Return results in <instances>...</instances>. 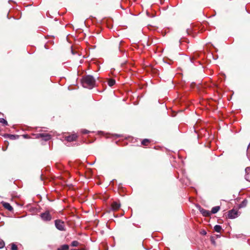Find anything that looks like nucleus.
<instances>
[{"label": "nucleus", "instance_id": "nucleus-21", "mask_svg": "<svg viewBox=\"0 0 250 250\" xmlns=\"http://www.w3.org/2000/svg\"><path fill=\"white\" fill-rule=\"evenodd\" d=\"M18 250V247L14 243L11 244V250Z\"/></svg>", "mask_w": 250, "mask_h": 250}, {"label": "nucleus", "instance_id": "nucleus-4", "mask_svg": "<svg viewBox=\"0 0 250 250\" xmlns=\"http://www.w3.org/2000/svg\"><path fill=\"white\" fill-rule=\"evenodd\" d=\"M238 215V210L232 209L228 212V217L229 219H234L237 217Z\"/></svg>", "mask_w": 250, "mask_h": 250}, {"label": "nucleus", "instance_id": "nucleus-15", "mask_svg": "<svg viewBox=\"0 0 250 250\" xmlns=\"http://www.w3.org/2000/svg\"><path fill=\"white\" fill-rule=\"evenodd\" d=\"M115 84V80L113 79H110L108 81V84L111 87Z\"/></svg>", "mask_w": 250, "mask_h": 250}, {"label": "nucleus", "instance_id": "nucleus-28", "mask_svg": "<svg viewBox=\"0 0 250 250\" xmlns=\"http://www.w3.org/2000/svg\"><path fill=\"white\" fill-rule=\"evenodd\" d=\"M7 148V146L5 148H4V147H2V150L3 151H5L6 150Z\"/></svg>", "mask_w": 250, "mask_h": 250}, {"label": "nucleus", "instance_id": "nucleus-11", "mask_svg": "<svg viewBox=\"0 0 250 250\" xmlns=\"http://www.w3.org/2000/svg\"><path fill=\"white\" fill-rule=\"evenodd\" d=\"M2 205L5 208L7 209L9 211H12L13 210V207L9 203L3 202L2 203Z\"/></svg>", "mask_w": 250, "mask_h": 250}, {"label": "nucleus", "instance_id": "nucleus-14", "mask_svg": "<svg viewBox=\"0 0 250 250\" xmlns=\"http://www.w3.org/2000/svg\"><path fill=\"white\" fill-rule=\"evenodd\" d=\"M150 142V140L148 139H144L142 141L141 144L144 146L147 145V144Z\"/></svg>", "mask_w": 250, "mask_h": 250}, {"label": "nucleus", "instance_id": "nucleus-31", "mask_svg": "<svg viewBox=\"0 0 250 250\" xmlns=\"http://www.w3.org/2000/svg\"><path fill=\"white\" fill-rule=\"evenodd\" d=\"M119 50H120V51H121V52H123V50H122V49H120V48H119Z\"/></svg>", "mask_w": 250, "mask_h": 250}, {"label": "nucleus", "instance_id": "nucleus-17", "mask_svg": "<svg viewBox=\"0 0 250 250\" xmlns=\"http://www.w3.org/2000/svg\"><path fill=\"white\" fill-rule=\"evenodd\" d=\"M221 229L222 227L220 225H216L214 227V230L217 232H220Z\"/></svg>", "mask_w": 250, "mask_h": 250}, {"label": "nucleus", "instance_id": "nucleus-30", "mask_svg": "<svg viewBox=\"0 0 250 250\" xmlns=\"http://www.w3.org/2000/svg\"><path fill=\"white\" fill-rule=\"evenodd\" d=\"M71 52H72V54H74V51L72 49L71 50Z\"/></svg>", "mask_w": 250, "mask_h": 250}, {"label": "nucleus", "instance_id": "nucleus-10", "mask_svg": "<svg viewBox=\"0 0 250 250\" xmlns=\"http://www.w3.org/2000/svg\"><path fill=\"white\" fill-rule=\"evenodd\" d=\"M245 171L246 174L245 178L247 181L250 182V167H246Z\"/></svg>", "mask_w": 250, "mask_h": 250}, {"label": "nucleus", "instance_id": "nucleus-1", "mask_svg": "<svg viewBox=\"0 0 250 250\" xmlns=\"http://www.w3.org/2000/svg\"><path fill=\"white\" fill-rule=\"evenodd\" d=\"M82 83L83 87L91 89L95 86L96 80L93 76L87 75L83 77Z\"/></svg>", "mask_w": 250, "mask_h": 250}, {"label": "nucleus", "instance_id": "nucleus-9", "mask_svg": "<svg viewBox=\"0 0 250 250\" xmlns=\"http://www.w3.org/2000/svg\"><path fill=\"white\" fill-rule=\"evenodd\" d=\"M5 138H8L9 139L14 140L17 139L19 138L20 136L18 135H13V134H4L2 135Z\"/></svg>", "mask_w": 250, "mask_h": 250}, {"label": "nucleus", "instance_id": "nucleus-23", "mask_svg": "<svg viewBox=\"0 0 250 250\" xmlns=\"http://www.w3.org/2000/svg\"><path fill=\"white\" fill-rule=\"evenodd\" d=\"M5 246V243L3 241H0V249L3 248Z\"/></svg>", "mask_w": 250, "mask_h": 250}, {"label": "nucleus", "instance_id": "nucleus-6", "mask_svg": "<svg viewBox=\"0 0 250 250\" xmlns=\"http://www.w3.org/2000/svg\"><path fill=\"white\" fill-rule=\"evenodd\" d=\"M40 216L42 219L44 221H50L52 219L51 215L50 213L46 211L43 213H42L40 214Z\"/></svg>", "mask_w": 250, "mask_h": 250}, {"label": "nucleus", "instance_id": "nucleus-12", "mask_svg": "<svg viewBox=\"0 0 250 250\" xmlns=\"http://www.w3.org/2000/svg\"><path fill=\"white\" fill-rule=\"evenodd\" d=\"M220 209V208L219 206H215L212 208L211 211V214H215Z\"/></svg>", "mask_w": 250, "mask_h": 250}, {"label": "nucleus", "instance_id": "nucleus-32", "mask_svg": "<svg viewBox=\"0 0 250 250\" xmlns=\"http://www.w3.org/2000/svg\"><path fill=\"white\" fill-rule=\"evenodd\" d=\"M250 146V144H249V146Z\"/></svg>", "mask_w": 250, "mask_h": 250}, {"label": "nucleus", "instance_id": "nucleus-27", "mask_svg": "<svg viewBox=\"0 0 250 250\" xmlns=\"http://www.w3.org/2000/svg\"><path fill=\"white\" fill-rule=\"evenodd\" d=\"M98 133L99 134H104V132H103L102 131H98Z\"/></svg>", "mask_w": 250, "mask_h": 250}, {"label": "nucleus", "instance_id": "nucleus-29", "mask_svg": "<svg viewBox=\"0 0 250 250\" xmlns=\"http://www.w3.org/2000/svg\"><path fill=\"white\" fill-rule=\"evenodd\" d=\"M193 129L195 132H196V128L195 127V126H193Z\"/></svg>", "mask_w": 250, "mask_h": 250}, {"label": "nucleus", "instance_id": "nucleus-22", "mask_svg": "<svg viewBox=\"0 0 250 250\" xmlns=\"http://www.w3.org/2000/svg\"><path fill=\"white\" fill-rule=\"evenodd\" d=\"M210 241H211V243L212 244H213V245H215L216 243H215V239L213 236H211Z\"/></svg>", "mask_w": 250, "mask_h": 250}, {"label": "nucleus", "instance_id": "nucleus-7", "mask_svg": "<svg viewBox=\"0 0 250 250\" xmlns=\"http://www.w3.org/2000/svg\"><path fill=\"white\" fill-rule=\"evenodd\" d=\"M36 135L37 138H42L43 140L46 141H48L51 139V135L48 133H39Z\"/></svg>", "mask_w": 250, "mask_h": 250}, {"label": "nucleus", "instance_id": "nucleus-24", "mask_svg": "<svg viewBox=\"0 0 250 250\" xmlns=\"http://www.w3.org/2000/svg\"><path fill=\"white\" fill-rule=\"evenodd\" d=\"M201 234L202 235H205L207 234V232L205 230H202L201 231Z\"/></svg>", "mask_w": 250, "mask_h": 250}, {"label": "nucleus", "instance_id": "nucleus-3", "mask_svg": "<svg viewBox=\"0 0 250 250\" xmlns=\"http://www.w3.org/2000/svg\"><path fill=\"white\" fill-rule=\"evenodd\" d=\"M78 136L76 133H73L71 134H69L68 135H66L64 136V140L67 141L68 142H71L75 141L78 138Z\"/></svg>", "mask_w": 250, "mask_h": 250}, {"label": "nucleus", "instance_id": "nucleus-8", "mask_svg": "<svg viewBox=\"0 0 250 250\" xmlns=\"http://www.w3.org/2000/svg\"><path fill=\"white\" fill-rule=\"evenodd\" d=\"M121 207V204L119 202L114 201L111 204V208L112 210H117Z\"/></svg>", "mask_w": 250, "mask_h": 250}, {"label": "nucleus", "instance_id": "nucleus-2", "mask_svg": "<svg viewBox=\"0 0 250 250\" xmlns=\"http://www.w3.org/2000/svg\"><path fill=\"white\" fill-rule=\"evenodd\" d=\"M55 225L56 228L61 231L65 230V226L64 222L60 219H57L55 221Z\"/></svg>", "mask_w": 250, "mask_h": 250}, {"label": "nucleus", "instance_id": "nucleus-25", "mask_svg": "<svg viewBox=\"0 0 250 250\" xmlns=\"http://www.w3.org/2000/svg\"><path fill=\"white\" fill-rule=\"evenodd\" d=\"M114 136H116L117 138H119V137H120L122 136L121 135H120V134H115L113 135Z\"/></svg>", "mask_w": 250, "mask_h": 250}, {"label": "nucleus", "instance_id": "nucleus-19", "mask_svg": "<svg viewBox=\"0 0 250 250\" xmlns=\"http://www.w3.org/2000/svg\"><path fill=\"white\" fill-rule=\"evenodd\" d=\"M81 132L82 134H88L90 132H94L93 131H89L85 129H82L81 130Z\"/></svg>", "mask_w": 250, "mask_h": 250}, {"label": "nucleus", "instance_id": "nucleus-20", "mask_svg": "<svg viewBox=\"0 0 250 250\" xmlns=\"http://www.w3.org/2000/svg\"><path fill=\"white\" fill-rule=\"evenodd\" d=\"M79 243L77 241H73L71 242V246L72 247L78 246Z\"/></svg>", "mask_w": 250, "mask_h": 250}, {"label": "nucleus", "instance_id": "nucleus-18", "mask_svg": "<svg viewBox=\"0 0 250 250\" xmlns=\"http://www.w3.org/2000/svg\"><path fill=\"white\" fill-rule=\"evenodd\" d=\"M0 124H3L4 125H8L7 121L3 118H0Z\"/></svg>", "mask_w": 250, "mask_h": 250}, {"label": "nucleus", "instance_id": "nucleus-26", "mask_svg": "<svg viewBox=\"0 0 250 250\" xmlns=\"http://www.w3.org/2000/svg\"><path fill=\"white\" fill-rule=\"evenodd\" d=\"M22 136L24 138H28V135L27 134L23 135Z\"/></svg>", "mask_w": 250, "mask_h": 250}, {"label": "nucleus", "instance_id": "nucleus-5", "mask_svg": "<svg viewBox=\"0 0 250 250\" xmlns=\"http://www.w3.org/2000/svg\"><path fill=\"white\" fill-rule=\"evenodd\" d=\"M196 208L204 216L208 217L211 215V212L209 210L202 208L200 205H197Z\"/></svg>", "mask_w": 250, "mask_h": 250}, {"label": "nucleus", "instance_id": "nucleus-16", "mask_svg": "<svg viewBox=\"0 0 250 250\" xmlns=\"http://www.w3.org/2000/svg\"><path fill=\"white\" fill-rule=\"evenodd\" d=\"M247 200L245 199L239 205V208L245 207L247 204Z\"/></svg>", "mask_w": 250, "mask_h": 250}, {"label": "nucleus", "instance_id": "nucleus-13", "mask_svg": "<svg viewBox=\"0 0 250 250\" xmlns=\"http://www.w3.org/2000/svg\"><path fill=\"white\" fill-rule=\"evenodd\" d=\"M69 246L67 244L62 245L60 247L58 248V250H68L69 249Z\"/></svg>", "mask_w": 250, "mask_h": 250}]
</instances>
